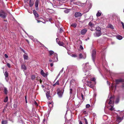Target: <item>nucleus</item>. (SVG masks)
I'll list each match as a JSON object with an SVG mask.
<instances>
[{
    "instance_id": "393cba45",
    "label": "nucleus",
    "mask_w": 124,
    "mask_h": 124,
    "mask_svg": "<svg viewBox=\"0 0 124 124\" xmlns=\"http://www.w3.org/2000/svg\"><path fill=\"white\" fill-rule=\"evenodd\" d=\"M60 46H63V45H64V44L63 42H60V41H59L57 43Z\"/></svg>"
},
{
    "instance_id": "aec40b11",
    "label": "nucleus",
    "mask_w": 124,
    "mask_h": 124,
    "mask_svg": "<svg viewBox=\"0 0 124 124\" xmlns=\"http://www.w3.org/2000/svg\"><path fill=\"white\" fill-rule=\"evenodd\" d=\"M28 37L30 39L34 41L35 42V41L36 42H38V41L37 40L33 39V36H29Z\"/></svg>"
},
{
    "instance_id": "8fccbe9b",
    "label": "nucleus",
    "mask_w": 124,
    "mask_h": 124,
    "mask_svg": "<svg viewBox=\"0 0 124 124\" xmlns=\"http://www.w3.org/2000/svg\"><path fill=\"white\" fill-rule=\"evenodd\" d=\"M121 23L122 25V26L124 29V23L122 22H121Z\"/></svg>"
},
{
    "instance_id": "de8ad7c7",
    "label": "nucleus",
    "mask_w": 124,
    "mask_h": 124,
    "mask_svg": "<svg viewBox=\"0 0 124 124\" xmlns=\"http://www.w3.org/2000/svg\"><path fill=\"white\" fill-rule=\"evenodd\" d=\"M114 84L112 83L111 85V87L112 88H113L114 87Z\"/></svg>"
},
{
    "instance_id": "c03bdc74",
    "label": "nucleus",
    "mask_w": 124,
    "mask_h": 124,
    "mask_svg": "<svg viewBox=\"0 0 124 124\" xmlns=\"http://www.w3.org/2000/svg\"><path fill=\"white\" fill-rule=\"evenodd\" d=\"M71 56L72 57H77V55H76V54H72L71 55Z\"/></svg>"
},
{
    "instance_id": "f8f14e48",
    "label": "nucleus",
    "mask_w": 124,
    "mask_h": 124,
    "mask_svg": "<svg viewBox=\"0 0 124 124\" xmlns=\"http://www.w3.org/2000/svg\"><path fill=\"white\" fill-rule=\"evenodd\" d=\"M116 83V84H119L121 82H124V80L121 79H117L115 81Z\"/></svg>"
},
{
    "instance_id": "c85d7f7f",
    "label": "nucleus",
    "mask_w": 124,
    "mask_h": 124,
    "mask_svg": "<svg viewBox=\"0 0 124 124\" xmlns=\"http://www.w3.org/2000/svg\"><path fill=\"white\" fill-rule=\"evenodd\" d=\"M116 38L119 40H121L122 39V37L120 35H118L116 36Z\"/></svg>"
},
{
    "instance_id": "f257e3e1",
    "label": "nucleus",
    "mask_w": 124,
    "mask_h": 124,
    "mask_svg": "<svg viewBox=\"0 0 124 124\" xmlns=\"http://www.w3.org/2000/svg\"><path fill=\"white\" fill-rule=\"evenodd\" d=\"M109 99H108L106 102V106L107 104H108L109 105L108 106V111H107L104 109L105 112L108 114H109L112 116L116 115V120L115 121H113L112 122L114 124H118L121 122L123 119L124 116V111H122L119 112V114L117 113H114L115 109L113 108V104L114 102V96H111Z\"/></svg>"
},
{
    "instance_id": "a18cd8bd",
    "label": "nucleus",
    "mask_w": 124,
    "mask_h": 124,
    "mask_svg": "<svg viewBox=\"0 0 124 124\" xmlns=\"http://www.w3.org/2000/svg\"><path fill=\"white\" fill-rule=\"evenodd\" d=\"M7 66L9 68L10 67V64L9 63H7Z\"/></svg>"
},
{
    "instance_id": "9d476101",
    "label": "nucleus",
    "mask_w": 124,
    "mask_h": 124,
    "mask_svg": "<svg viewBox=\"0 0 124 124\" xmlns=\"http://www.w3.org/2000/svg\"><path fill=\"white\" fill-rule=\"evenodd\" d=\"M88 79L89 80H90L91 81H93L94 82L95 81V79L94 78H91V75H88L86 76Z\"/></svg>"
},
{
    "instance_id": "49530a36",
    "label": "nucleus",
    "mask_w": 124,
    "mask_h": 124,
    "mask_svg": "<svg viewBox=\"0 0 124 124\" xmlns=\"http://www.w3.org/2000/svg\"><path fill=\"white\" fill-rule=\"evenodd\" d=\"M63 68H62V69L61 70V71H60V73H59V74H60L61 73H62V72H63Z\"/></svg>"
},
{
    "instance_id": "ea45409f",
    "label": "nucleus",
    "mask_w": 124,
    "mask_h": 124,
    "mask_svg": "<svg viewBox=\"0 0 124 124\" xmlns=\"http://www.w3.org/2000/svg\"><path fill=\"white\" fill-rule=\"evenodd\" d=\"M96 29V31H101L100 30L101 29L99 27H97Z\"/></svg>"
},
{
    "instance_id": "3c124183",
    "label": "nucleus",
    "mask_w": 124,
    "mask_h": 124,
    "mask_svg": "<svg viewBox=\"0 0 124 124\" xmlns=\"http://www.w3.org/2000/svg\"><path fill=\"white\" fill-rule=\"evenodd\" d=\"M80 48L82 50H83V47L81 45L80 46Z\"/></svg>"
},
{
    "instance_id": "ddd939ff",
    "label": "nucleus",
    "mask_w": 124,
    "mask_h": 124,
    "mask_svg": "<svg viewBox=\"0 0 124 124\" xmlns=\"http://www.w3.org/2000/svg\"><path fill=\"white\" fill-rule=\"evenodd\" d=\"M70 86H71L72 85H74V84H76V80L74 79H73L70 81Z\"/></svg>"
},
{
    "instance_id": "2f4dec72",
    "label": "nucleus",
    "mask_w": 124,
    "mask_h": 124,
    "mask_svg": "<svg viewBox=\"0 0 124 124\" xmlns=\"http://www.w3.org/2000/svg\"><path fill=\"white\" fill-rule=\"evenodd\" d=\"M52 59L53 60H49V62H53V60H56V58H55V57H54L53 58H52Z\"/></svg>"
},
{
    "instance_id": "72a5a7b5",
    "label": "nucleus",
    "mask_w": 124,
    "mask_h": 124,
    "mask_svg": "<svg viewBox=\"0 0 124 124\" xmlns=\"http://www.w3.org/2000/svg\"><path fill=\"white\" fill-rule=\"evenodd\" d=\"M101 15V13L99 11H98V12L96 14V16L97 17L100 16Z\"/></svg>"
},
{
    "instance_id": "4c0bfd02",
    "label": "nucleus",
    "mask_w": 124,
    "mask_h": 124,
    "mask_svg": "<svg viewBox=\"0 0 124 124\" xmlns=\"http://www.w3.org/2000/svg\"><path fill=\"white\" fill-rule=\"evenodd\" d=\"M8 97L7 96H6L4 99V102H6L8 101Z\"/></svg>"
},
{
    "instance_id": "20e7f679",
    "label": "nucleus",
    "mask_w": 124,
    "mask_h": 124,
    "mask_svg": "<svg viewBox=\"0 0 124 124\" xmlns=\"http://www.w3.org/2000/svg\"><path fill=\"white\" fill-rule=\"evenodd\" d=\"M49 52L50 55H51L53 54V56H54V57H55V58H56V60H53V62H57L58 61L57 54L54 53V52L52 51H49Z\"/></svg>"
},
{
    "instance_id": "a211bd4d",
    "label": "nucleus",
    "mask_w": 124,
    "mask_h": 124,
    "mask_svg": "<svg viewBox=\"0 0 124 124\" xmlns=\"http://www.w3.org/2000/svg\"><path fill=\"white\" fill-rule=\"evenodd\" d=\"M33 13L34 15V16L36 18V19L37 17H38L39 16V15L38 13H37L36 11L34 10H33Z\"/></svg>"
},
{
    "instance_id": "7ed1b4c3",
    "label": "nucleus",
    "mask_w": 124,
    "mask_h": 124,
    "mask_svg": "<svg viewBox=\"0 0 124 124\" xmlns=\"http://www.w3.org/2000/svg\"><path fill=\"white\" fill-rule=\"evenodd\" d=\"M83 79L82 80L83 82H84L85 81L87 83L88 85L91 88L93 87V85L91 81H90L88 80V78H87V77H84Z\"/></svg>"
},
{
    "instance_id": "13d9d810",
    "label": "nucleus",
    "mask_w": 124,
    "mask_h": 124,
    "mask_svg": "<svg viewBox=\"0 0 124 124\" xmlns=\"http://www.w3.org/2000/svg\"><path fill=\"white\" fill-rule=\"evenodd\" d=\"M23 31L27 35H28V34L23 29H22Z\"/></svg>"
},
{
    "instance_id": "6e6d98bb",
    "label": "nucleus",
    "mask_w": 124,
    "mask_h": 124,
    "mask_svg": "<svg viewBox=\"0 0 124 124\" xmlns=\"http://www.w3.org/2000/svg\"><path fill=\"white\" fill-rule=\"evenodd\" d=\"M60 75V74H58V75L57 76L56 78V79H55V80L54 81L56 80V79Z\"/></svg>"
},
{
    "instance_id": "0eeeda50",
    "label": "nucleus",
    "mask_w": 124,
    "mask_h": 124,
    "mask_svg": "<svg viewBox=\"0 0 124 124\" xmlns=\"http://www.w3.org/2000/svg\"><path fill=\"white\" fill-rule=\"evenodd\" d=\"M96 51L95 50H93L92 54V60L94 62L95 60V55L96 54Z\"/></svg>"
},
{
    "instance_id": "052dcab7",
    "label": "nucleus",
    "mask_w": 124,
    "mask_h": 124,
    "mask_svg": "<svg viewBox=\"0 0 124 124\" xmlns=\"http://www.w3.org/2000/svg\"><path fill=\"white\" fill-rule=\"evenodd\" d=\"M52 20V18H50L49 19V21L50 22H51V21Z\"/></svg>"
},
{
    "instance_id": "0e129e2a",
    "label": "nucleus",
    "mask_w": 124,
    "mask_h": 124,
    "mask_svg": "<svg viewBox=\"0 0 124 124\" xmlns=\"http://www.w3.org/2000/svg\"><path fill=\"white\" fill-rule=\"evenodd\" d=\"M36 20L37 21V22L38 23H39L40 22H41V21H38V20L37 19H36Z\"/></svg>"
},
{
    "instance_id": "7c9ffc66",
    "label": "nucleus",
    "mask_w": 124,
    "mask_h": 124,
    "mask_svg": "<svg viewBox=\"0 0 124 124\" xmlns=\"http://www.w3.org/2000/svg\"><path fill=\"white\" fill-rule=\"evenodd\" d=\"M108 27L109 28H110L112 29H114L113 26L111 24H109L108 26Z\"/></svg>"
},
{
    "instance_id": "bb28decb",
    "label": "nucleus",
    "mask_w": 124,
    "mask_h": 124,
    "mask_svg": "<svg viewBox=\"0 0 124 124\" xmlns=\"http://www.w3.org/2000/svg\"><path fill=\"white\" fill-rule=\"evenodd\" d=\"M21 68L23 70V71H24L25 70H26V68L25 66L24 65H22L21 66Z\"/></svg>"
},
{
    "instance_id": "dca6fc26",
    "label": "nucleus",
    "mask_w": 124,
    "mask_h": 124,
    "mask_svg": "<svg viewBox=\"0 0 124 124\" xmlns=\"http://www.w3.org/2000/svg\"><path fill=\"white\" fill-rule=\"evenodd\" d=\"M87 31V30L86 29H85L81 30V35L85 34Z\"/></svg>"
},
{
    "instance_id": "423d86ee",
    "label": "nucleus",
    "mask_w": 124,
    "mask_h": 124,
    "mask_svg": "<svg viewBox=\"0 0 124 124\" xmlns=\"http://www.w3.org/2000/svg\"><path fill=\"white\" fill-rule=\"evenodd\" d=\"M102 34L101 31H96L94 33L93 35L95 37H98L101 36Z\"/></svg>"
},
{
    "instance_id": "69168bd1",
    "label": "nucleus",
    "mask_w": 124,
    "mask_h": 124,
    "mask_svg": "<svg viewBox=\"0 0 124 124\" xmlns=\"http://www.w3.org/2000/svg\"><path fill=\"white\" fill-rule=\"evenodd\" d=\"M26 40L27 42L28 43V44H29V41L27 39H26Z\"/></svg>"
},
{
    "instance_id": "6ab92c4d",
    "label": "nucleus",
    "mask_w": 124,
    "mask_h": 124,
    "mask_svg": "<svg viewBox=\"0 0 124 124\" xmlns=\"http://www.w3.org/2000/svg\"><path fill=\"white\" fill-rule=\"evenodd\" d=\"M79 57L80 59H85L86 58V55H85L84 56H83V54L81 53L79 54Z\"/></svg>"
},
{
    "instance_id": "473e14b6",
    "label": "nucleus",
    "mask_w": 124,
    "mask_h": 124,
    "mask_svg": "<svg viewBox=\"0 0 124 124\" xmlns=\"http://www.w3.org/2000/svg\"><path fill=\"white\" fill-rule=\"evenodd\" d=\"M53 103L52 102H49L48 103V106L49 107H51V105H52V107H53Z\"/></svg>"
},
{
    "instance_id": "37998d69",
    "label": "nucleus",
    "mask_w": 124,
    "mask_h": 124,
    "mask_svg": "<svg viewBox=\"0 0 124 124\" xmlns=\"http://www.w3.org/2000/svg\"><path fill=\"white\" fill-rule=\"evenodd\" d=\"M86 124H88V122L87 119L85 118L84 119Z\"/></svg>"
},
{
    "instance_id": "c9c22d12",
    "label": "nucleus",
    "mask_w": 124,
    "mask_h": 124,
    "mask_svg": "<svg viewBox=\"0 0 124 124\" xmlns=\"http://www.w3.org/2000/svg\"><path fill=\"white\" fill-rule=\"evenodd\" d=\"M119 97H118L116 99L115 101V103L116 104H117L119 102Z\"/></svg>"
},
{
    "instance_id": "774afa93",
    "label": "nucleus",
    "mask_w": 124,
    "mask_h": 124,
    "mask_svg": "<svg viewBox=\"0 0 124 124\" xmlns=\"http://www.w3.org/2000/svg\"><path fill=\"white\" fill-rule=\"evenodd\" d=\"M35 104L36 105H37V103L36 101H35Z\"/></svg>"
},
{
    "instance_id": "864d4df0",
    "label": "nucleus",
    "mask_w": 124,
    "mask_h": 124,
    "mask_svg": "<svg viewBox=\"0 0 124 124\" xmlns=\"http://www.w3.org/2000/svg\"><path fill=\"white\" fill-rule=\"evenodd\" d=\"M5 56L6 58H7L8 57V55L6 54H5Z\"/></svg>"
},
{
    "instance_id": "bf43d9fd",
    "label": "nucleus",
    "mask_w": 124,
    "mask_h": 124,
    "mask_svg": "<svg viewBox=\"0 0 124 124\" xmlns=\"http://www.w3.org/2000/svg\"><path fill=\"white\" fill-rule=\"evenodd\" d=\"M58 38H57L56 39V41L57 43H58Z\"/></svg>"
},
{
    "instance_id": "e2e57ef3",
    "label": "nucleus",
    "mask_w": 124,
    "mask_h": 124,
    "mask_svg": "<svg viewBox=\"0 0 124 124\" xmlns=\"http://www.w3.org/2000/svg\"><path fill=\"white\" fill-rule=\"evenodd\" d=\"M79 124H83L82 122L81 121H80L79 122Z\"/></svg>"
},
{
    "instance_id": "79ce46f5",
    "label": "nucleus",
    "mask_w": 124,
    "mask_h": 124,
    "mask_svg": "<svg viewBox=\"0 0 124 124\" xmlns=\"http://www.w3.org/2000/svg\"><path fill=\"white\" fill-rule=\"evenodd\" d=\"M90 107V105L89 104H87L86 105V108H89Z\"/></svg>"
},
{
    "instance_id": "5fc2aeb1",
    "label": "nucleus",
    "mask_w": 124,
    "mask_h": 124,
    "mask_svg": "<svg viewBox=\"0 0 124 124\" xmlns=\"http://www.w3.org/2000/svg\"><path fill=\"white\" fill-rule=\"evenodd\" d=\"M60 32L61 33L63 31V30H62L61 29V28H60Z\"/></svg>"
},
{
    "instance_id": "b1692460",
    "label": "nucleus",
    "mask_w": 124,
    "mask_h": 124,
    "mask_svg": "<svg viewBox=\"0 0 124 124\" xmlns=\"http://www.w3.org/2000/svg\"><path fill=\"white\" fill-rule=\"evenodd\" d=\"M34 2L30 0L29 2V4L30 7H31L33 5Z\"/></svg>"
},
{
    "instance_id": "4be33fe9",
    "label": "nucleus",
    "mask_w": 124,
    "mask_h": 124,
    "mask_svg": "<svg viewBox=\"0 0 124 124\" xmlns=\"http://www.w3.org/2000/svg\"><path fill=\"white\" fill-rule=\"evenodd\" d=\"M46 94L47 98L48 100L50 99H51V96H50L49 93L47 92L46 93Z\"/></svg>"
},
{
    "instance_id": "338daca9",
    "label": "nucleus",
    "mask_w": 124,
    "mask_h": 124,
    "mask_svg": "<svg viewBox=\"0 0 124 124\" xmlns=\"http://www.w3.org/2000/svg\"><path fill=\"white\" fill-rule=\"evenodd\" d=\"M90 8H91V7L92 6V4H91V3H90Z\"/></svg>"
},
{
    "instance_id": "5701e85b",
    "label": "nucleus",
    "mask_w": 124,
    "mask_h": 124,
    "mask_svg": "<svg viewBox=\"0 0 124 124\" xmlns=\"http://www.w3.org/2000/svg\"><path fill=\"white\" fill-rule=\"evenodd\" d=\"M4 92L5 94H7L8 91L7 88L5 87L4 88Z\"/></svg>"
},
{
    "instance_id": "680f3d73",
    "label": "nucleus",
    "mask_w": 124,
    "mask_h": 124,
    "mask_svg": "<svg viewBox=\"0 0 124 124\" xmlns=\"http://www.w3.org/2000/svg\"><path fill=\"white\" fill-rule=\"evenodd\" d=\"M83 56H84L85 55H86V54L85 53H84L83 54Z\"/></svg>"
},
{
    "instance_id": "f03ea898",
    "label": "nucleus",
    "mask_w": 124,
    "mask_h": 124,
    "mask_svg": "<svg viewBox=\"0 0 124 124\" xmlns=\"http://www.w3.org/2000/svg\"><path fill=\"white\" fill-rule=\"evenodd\" d=\"M82 66H83L82 69L84 72H86L91 69V66L89 65L88 62L83 64Z\"/></svg>"
},
{
    "instance_id": "412c9836",
    "label": "nucleus",
    "mask_w": 124,
    "mask_h": 124,
    "mask_svg": "<svg viewBox=\"0 0 124 124\" xmlns=\"http://www.w3.org/2000/svg\"><path fill=\"white\" fill-rule=\"evenodd\" d=\"M23 56L24 60H26L28 59V56L27 54L25 53V54H23Z\"/></svg>"
},
{
    "instance_id": "cd10ccee",
    "label": "nucleus",
    "mask_w": 124,
    "mask_h": 124,
    "mask_svg": "<svg viewBox=\"0 0 124 124\" xmlns=\"http://www.w3.org/2000/svg\"><path fill=\"white\" fill-rule=\"evenodd\" d=\"M39 1L38 0H36L35 2V7L36 8L38 7L39 5Z\"/></svg>"
},
{
    "instance_id": "6e6552de",
    "label": "nucleus",
    "mask_w": 124,
    "mask_h": 124,
    "mask_svg": "<svg viewBox=\"0 0 124 124\" xmlns=\"http://www.w3.org/2000/svg\"><path fill=\"white\" fill-rule=\"evenodd\" d=\"M63 91L62 90H58L57 91V94L60 98H61L62 95Z\"/></svg>"
},
{
    "instance_id": "39448f33",
    "label": "nucleus",
    "mask_w": 124,
    "mask_h": 124,
    "mask_svg": "<svg viewBox=\"0 0 124 124\" xmlns=\"http://www.w3.org/2000/svg\"><path fill=\"white\" fill-rule=\"evenodd\" d=\"M7 14L3 10L0 11V17L3 19H5L6 17Z\"/></svg>"
},
{
    "instance_id": "58836bf2",
    "label": "nucleus",
    "mask_w": 124,
    "mask_h": 124,
    "mask_svg": "<svg viewBox=\"0 0 124 124\" xmlns=\"http://www.w3.org/2000/svg\"><path fill=\"white\" fill-rule=\"evenodd\" d=\"M35 76L34 75H32L31 77V78L32 80L34 79L35 78Z\"/></svg>"
},
{
    "instance_id": "a19ab883",
    "label": "nucleus",
    "mask_w": 124,
    "mask_h": 124,
    "mask_svg": "<svg viewBox=\"0 0 124 124\" xmlns=\"http://www.w3.org/2000/svg\"><path fill=\"white\" fill-rule=\"evenodd\" d=\"M82 113L83 114L85 115L87 113L84 110L83 111Z\"/></svg>"
},
{
    "instance_id": "603ef678",
    "label": "nucleus",
    "mask_w": 124,
    "mask_h": 124,
    "mask_svg": "<svg viewBox=\"0 0 124 124\" xmlns=\"http://www.w3.org/2000/svg\"><path fill=\"white\" fill-rule=\"evenodd\" d=\"M81 96L82 99L83 100H84V96H83V95L82 94V93L81 94Z\"/></svg>"
},
{
    "instance_id": "1a4fd4ad",
    "label": "nucleus",
    "mask_w": 124,
    "mask_h": 124,
    "mask_svg": "<svg viewBox=\"0 0 124 124\" xmlns=\"http://www.w3.org/2000/svg\"><path fill=\"white\" fill-rule=\"evenodd\" d=\"M88 25L90 26V27L91 28L90 29L92 31H93L94 29V24L93 23L91 22H90L88 24Z\"/></svg>"
},
{
    "instance_id": "f3484780",
    "label": "nucleus",
    "mask_w": 124,
    "mask_h": 124,
    "mask_svg": "<svg viewBox=\"0 0 124 124\" xmlns=\"http://www.w3.org/2000/svg\"><path fill=\"white\" fill-rule=\"evenodd\" d=\"M40 74L43 76L45 77L47 76L46 74L42 70H41Z\"/></svg>"
},
{
    "instance_id": "9b49d317",
    "label": "nucleus",
    "mask_w": 124,
    "mask_h": 124,
    "mask_svg": "<svg viewBox=\"0 0 124 124\" xmlns=\"http://www.w3.org/2000/svg\"><path fill=\"white\" fill-rule=\"evenodd\" d=\"M81 102H79L78 100L75 103V104L77 108H78L81 104Z\"/></svg>"
},
{
    "instance_id": "c756f323",
    "label": "nucleus",
    "mask_w": 124,
    "mask_h": 124,
    "mask_svg": "<svg viewBox=\"0 0 124 124\" xmlns=\"http://www.w3.org/2000/svg\"><path fill=\"white\" fill-rule=\"evenodd\" d=\"M70 95H71V94H72V92H73V90L71 88V86H70Z\"/></svg>"
},
{
    "instance_id": "2eb2a0df",
    "label": "nucleus",
    "mask_w": 124,
    "mask_h": 124,
    "mask_svg": "<svg viewBox=\"0 0 124 124\" xmlns=\"http://www.w3.org/2000/svg\"><path fill=\"white\" fill-rule=\"evenodd\" d=\"M82 15V14L79 12H76L75 14V16L76 17L80 16Z\"/></svg>"
},
{
    "instance_id": "4d7b16f0",
    "label": "nucleus",
    "mask_w": 124,
    "mask_h": 124,
    "mask_svg": "<svg viewBox=\"0 0 124 124\" xmlns=\"http://www.w3.org/2000/svg\"><path fill=\"white\" fill-rule=\"evenodd\" d=\"M53 63H51L50 64V66L51 67H52L53 66Z\"/></svg>"
},
{
    "instance_id": "a878e982",
    "label": "nucleus",
    "mask_w": 124,
    "mask_h": 124,
    "mask_svg": "<svg viewBox=\"0 0 124 124\" xmlns=\"http://www.w3.org/2000/svg\"><path fill=\"white\" fill-rule=\"evenodd\" d=\"M2 124H7L8 121L7 120H2L1 122Z\"/></svg>"
},
{
    "instance_id": "09e8293b",
    "label": "nucleus",
    "mask_w": 124,
    "mask_h": 124,
    "mask_svg": "<svg viewBox=\"0 0 124 124\" xmlns=\"http://www.w3.org/2000/svg\"><path fill=\"white\" fill-rule=\"evenodd\" d=\"M56 85H59V80H57V81L55 83Z\"/></svg>"
},
{
    "instance_id": "f704fd0d",
    "label": "nucleus",
    "mask_w": 124,
    "mask_h": 124,
    "mask_svg": "<svg viewBox=\"0 0 124 124\" xmlns=\"http://www.w3.org/2000/svg\"><path fill=\"white\" fill-rule=\"evenodd\" d=\"M70 11L69 9H66L64 10V12L65 13H68L70 12Z\"/></svg>"
},
{
    "instance_id": "4468645a",
    "label": "nucleus",
    "mask_w": 124,
    "mask_h": 124,
    "mask_svg": "<svg viewBox=\"0 0 124 124\" xmlns=\"http://www.w3.org/2000/svg\"><path fill=\"white\" fill-rule=\"evenodd\" d=\"M4 75L5 76V79L6 81L8 82V73L7 71H6L4 73Z\"/></svg>"
},
{
    "instance_id": "e433bc0d",
    "label": "nucleus",
    "mask_w": 124,
    "mask_h": 124,
    "mask_svg": "<svg viewBox=\"0 0 124 124\" xmlns=\"http://www.w3.org/2000/svg\"><path fill=\"white\" fill-rule=\"evenodd\" d=\"M71 26L74 28H75L77 24L75 23H73L71 25Z\"/></svg>"
}]
</instances>
